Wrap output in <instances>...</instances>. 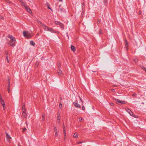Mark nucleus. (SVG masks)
<instances>
[{
	"label": "nucleus",
	"mask_w": 146,
	"mask_h": 146,
	"mask_svg": "<svg viewBox=\"0 0 146 146\" xmlns=\"http://www.w3.org/2000/svg\"><path fill=\"white\" fill-rule=\"evenodd\" d=\"M23 35L25 37L28 38H30L31 37V35L28 32L25 31L23 32Z\"/></svg>",
	"instance_id": "f257e3e1"
},
{
	"label": "nucleus",
	"mask_w": 146,
	"mask_h": 146,
	"mask_svg": "<svg viewBox=\"0 0 146 146\" xmlns=\"http://www.w3.org/2000/svg\"><path fill=\"white\" fill-rule=\"evenodd\" d=\"M115 100L116 101V103L117 104H126L127 102L126 101H123L120 100L118 99H115Z\"/></svg>",
	"instance_id": "f03ea898"
},
{
	"label": "nucleus",
	"mask_w": 146,
	"mask_h": 146,
	"mask_svg": "<svg viewBox=\"0 0 146 146\" xmlns=\"http://www.w3.org/2000/svg\"><path fill=\"white\" fill-rule=\"evenodd\" d=\"M48 31L52 33H56L58 34L59 33V32L58 31L51 28H49V29H48Z\"/></svg>",
	"instance_id": "7ed1b4c3"
},
{
	"label": "nucleus",
	"mask_w": 146,
	"mask_h": 146,
	"mask_svg": "<svg viewBox=\"0 0 146 146\" xmlns=\"http://www.w3.org/2000/svg\"><path fill=\"white\" fill-rule=\"evenodd\" d=\"M8 37L11 39V41L10 42H11L15 41L16 40L15 38V37H13L12 36H11L10 35H9L8 36Z\"/></svg>",
	"instance_id": "20e7f679"
},
{
	"label": "nucleus",
	"mask_w": 146,
	"mask_h": 146,
	"mask_svg": "<svg viewBox=\"0 0 146 146\" xmlns=\"http://www.w3.org/2000/svg\"><path fill=\"white\" fill-rule=\"evenodd\" d=\"M73 104L74 105L75 107L76 108H78L80 107V105L78 104L77 102H74Z\"/></svg>",
	"instance_id": "39448f33"
},
{
	"label": "nucleus",
	"mask_w": 146,
	"mask_h": 146,
	"mask_svg": "<svg viewBox=\"0 0 146 146\" xmlns=\"http://www.w3.org/2000/svg\"><path fill=\"white\" fill-rule=\"evenodd\" d=\"M25 8L27 10V11L30 14H31L32 13V12L31 11V9L29 8V7L27 6Z\"/></svg>",
	"instance_id": "423d86ee"
},
{
	"label": "nucleus",
	"mask_w": 146,
	"mask_h": 146,
	"mask_svg": "<svg viewBox=\"0 0 146 146\" xmlns=\"http://www.w3.org/2000/svg\"><path fill=\"white\" fill-rule=\"evenodd\" d=\"M6 135L7 137V140L10 141V139H11V137L8 135L7 133H6Z\"/></svg>",
	"instance_id": "0eeeda50"
},
{
	"label": "nucleus",
	"mask_w": 146,
	"mask_h": 146,
	"mask_svg": "<svg viewBox=\"0 0 146 146\" xmlns=\"http://www.w3.org/2000/svg\"><path fill=\"white\" fill-rule=\"evenodd\" d=\"M42 27L43 28L45 31H48V29H49V28L46 26L45 24Z\"/></svg>",
	"instance_id": "6e6552de"
},
{
	"label": "nucleus",
	"mask_w": 146,
	"mask_h": 146,
	"mask_svg": "<svg viewBox=\"0 0 146 146\" xmlns=\"http://www.w3.org/2000/svg\"><path fill=\"white\" fill-rule=\"evenodd\" d=\"M22 111L23 113V115L24 117L26 116V113L25 108H22Z\"/></svg>",
	"instance_id": "1a4fd4ad"
},
{
	"label": "nucleus",
	"mask_w": 146,
	"mask_h": 146,
	"mask_svg": "<svg viewBox=\"0 0 146 146\" xmlns=\"http://www.w3.org/2000/svg\"><path fill=\"white\" fill-rule=\"evenodd\" d=\"M36 21L37 23L42 27L44 25V24L42 23L41 21H40L38 20H37Z\"/></svg>",
	"instance_id": "9d476101"
},
{
	"label": "nucleus",
	"mask_w": 146,
	"mask_h": 146,
	"mask_svg": "<svg viewBox=\"0 0 146 146\" xmlns=\"http://www.w3.org/2000/svg\"><path fill=\"white\" fill-rule=\"evenodd\" d=\"M20 2L21 3L22 5L25 8L27 6L26 4L25 3V2H23L22 1H20Z\"/></svg>",
	"instance_id": "9b49d317"
},
{
	"label": "nucleus",
	"mask_w": 146,
	"mask_h": 146,
	"mask_svg": "<svg viewBox=\"0 0 146 146\" xmlns=\"http://www.w3.org/2000/svg\"><path fill=\"white\" fill-rule=\"evenodd\" d=\"M57 73H58V75L61 76H62V72L61 70L60 69H59L58 70Z\"/></svg>",
	"instance_id": "f8f14e48"
},
{
	"label": "nucleus",
	"mask_w": 146,
	"mask_h": 146,
	"mask_svg": "<svg viewBox=\"0 0 146 146\" xmlns=\"http://www.w3.org/2000/svg\"><path fill=\"white\" fill-rule=\"evenodd\" d=\"M6 58L7 60V62L8 63H9V61L8 60V58H9V54L7 52H6Z\"/></svg>",
	"instance_id": "ddd939ff"
},
{
	"label": "nucleus",
	"mask_w": 146,
	"mask_h": 146,
	"mask_svg": "<svg viewBox=\"0 0 146 146\" xmlns=\"http://www.w3.org/2000/svg\"><path fill=\"white\" fill-rule=\"evenodd\" d=\"M54 130L55 136H57L58 135L57 130L56 128V127H54Z\"/></svg>",
	"instance_id": "4468645a"
},
{
	"label": "nucleus",
	"mask_w": 146,
	"mask_h": 146,
	"mask_svg": "<svg viewBox=\"0 0 146 146\" xmlns=\"http://www.w3.org/2000/svg\"><path fill=\"white\" fill-rule=\"evenodd\" d=\"M9 44L11 46L14 47L15 45V42L12 43V42H10L9 43Z\"/></svg>",
	"instance_id": "2eb2a0df"
},
{
	"label": "nucleus",
	"mask_w": 146,
	"mask_h": 146,
	"mask_svg": "<svg viewBox=\"0 0 146 146\" xmlns=\"http://www.w3.org/2000/svg\"><path fill=\"white\" fill-rule=\"evenodd\" d=\"M63 132L64 133V138H66V130L65 129V127L64 126L63 128Z\"/></svg>",
	"instance_id": "dca6fc26"
},
{
	"label": "nucleus",
	"mask_w": 146,
	"mask_h": 146,
	"mask_svg": "<svg viewBox=\"0 0 146 146\" xmlns=\"http://www.w3.org/2000/svg\"><path fill=\"white\" fill-rule=\"evenodd\" d=\"M1 104H2V106H3V109L4 110H5V102H1Z\"/></svg>",
	"instance_id": "f3484780"
},
{
	"label": "nucleus",
	"mask_w": 146,
	"mask_h": 146,
	"mask_svg": "<svg viewBox=\"0 0 146 146\" xmlns=\"http://www.w3.org/2000/svg\"><path fill=\"white\" fill-rule=\"evenodd\" d=\"M54 23H55L56 25H60L61 23L59 21H54Z\"/></svg>",
	"instance_id": "a211bd4d"
},
{
	"label": "nucleus",
	"mask_w": 146,
	"mask_h": 146,
	"mask_svg": "<svg viewBox=\"0 0 146 146\" xmlns=\"http://www.w3.org/2000/svg\"><path fill=\"white\" fill-rule=\"evenodd\" d=\"M57 120H60V113H58L57 114Z\"/></svg>",
	"instance_id": "6ab92c4d"
},
{
	"label": "nucleus",
	"mask_w": 146,
	"mask_h": 146,
	"mask_svg": "<svg viewBox=\"0 0 146 146\" xmlns=\"http://www.w3.org/2000/svg\"><path fill=\"white\" fill-rule=\"evenodd\" d=\"M30 44L31 45L33 46H34L35 44V42L32 40H31L30 41Z\"/></svg>",
	"instance_id": "aec40b11"
},
{
	"label": "nucleus",
	"mask_w": 146,
	"mask_h": 146,
	"mask_svg": "<svg viewBox=\"0 0 146 146\" xmlns=\"http://www.w3.org/2000/svg\"><path fill=\"white\" fill-rule=\"evenodd\" d=\"M71 50L73 51L74 52L75 51V47L73 46L72 45L71 46Z\"/></svg>",
	"instance_id": "412c9836"
},
{
	"label": "nucleus",
	"mask_w": 146,
	"mask_h": 146,
	"mask_svg": "<svg viewBox=\"0 0 146 146\" xmlns=\"http://www.w3.org/2000/svg\"><path fill=\"white\" fill-rule=\"evenodd\" d=\"M60 28H61L62 30H63L64 29V25L62 24V23H61V24L60 25Z\"/></svg>",
	"instance_id": "4be33fe9"
},
{
	"label": "nucleus",
	"mask_w": 146,
	"mask_h": 146,
	"mask_svg": "<svg viewBox=\"0 0 146 146\" xmlns=\"http://www.w3.org/2000/svg\"><path fill=\"white\" fill-rule=\"evenodd\" d=\"M78 135L76 133H75L74 135V137L75 138H77L78 137Z\"/></svg>",
	"instance_id": "5701e85b"
},
{
	"label": "nucleus",
	"mask_w": 146,
	"mask_h": 146,
	"mask_svg": "<svg viewBox=\"0 0 146 146\" xmlns=\"http://www.w3.org/2000/svg\"><path fill=\"white\" fill-rule=\"evenodd\" d=\"M125 110L127 111L129 113L131 111L128 108H126Z\"/></svg>",
	"instance_id": "b1692460"
},
{
	"label": "nucleus",
	"mask_w": 146,
	"mask_h": 146,
	"mask_svg": "<svg viewBox=\"0 0 146 146\" xmlns=\"http://www.w3.org/2000/svg\"><path fill=\"white\" fill-rule=\"evenodd\" d=\"M42 120L43 121H44L45 120V115L44 114H43L42 116Z\"/></svg>",
	"instance_id": "393cba45"
},
{
	"label": "nucleus",
	"mask_w": 146,
	"mask_h": 146,
	"mask_svg": "<svg viewBox=\"0 0 146 146\" xmlns=\"http://www.w3.org/2000/svg\"><path fill=\"white\" fill-rule=\"evenodd\" d=\"M125 46L126 47V48H127V46H128V42L126 40H125Z\"/></svg>",
	"instance_id": "a878e982"
},
{
	"label": "nucleus",
	"mask_w": 146,
	"mask_h": 146,
	"mask_svg": "<svg viewBox=\"0 0 146 146\" xmlns=\"http://www.w3.org/2000/svg\"><path fill=\"white\" fill-rule=\"evenodd\" d=\"M129 114L131 116H134V114L131 111L130 113H129Z\"/></svg>",
	"instance_id": "bb28decb"
},
{
	"label": "nucleus",
	"mask_w": 146,
	"mask_h": 146,
	"mask_svg": "<svg viewBox=\"0 0 146 146\" xmlns=\"http://www.w3.org/2000/svg\"><path fill=\"white\" fill-rule=\"evenodd\" d=\"M104 3L105 5H106L107 3V1L106 0H104Z\"/></svg>",
	"instance_id": "cd10ccee"
},
{
	"label": "nucleus",
	"mask_w": 146,
	"mask_h": 146,
	"mask_svg": "<svg viewBox=\"0 0 146 146\" xmlns=\"http://www.w3.org/2000/svg\"><path fill=\"white\" fill-rule=\"evenodd\" d=\"M64 9H62V8H60V9L58 10V11H61V12L62 11L63 12H64Z\"/></svg>",
	"instance_id": "c85d7f7f"
},
{
	"label": "nucleus",
	"mask_w": 146,
	"mask_h": 146,
	"mask_svg": "<svg viewBox=\"0 0 146 146\" xmlns=\"http://www.w3.org/2000/svg\"><path fill=\"white\" fill-rule=\"evenodd\" d=\"M133 60L135 62H138V60L137 58H136L134 59Z\"/></svg>",
	"instance_id": "c756f323"
},
{
	"label": "nucleus",
	"mask_w": 146,
	"mask_h": 146,
	"mask_svg": "<svg viewBox=\"0 0 146 146\" xmlns=\"http://www.w3.org/2000/svg\"><path fill=\"white\" fill-rule=\"evenodd\" d=\"M97 22L98 24H99L100 23V20L99 19H98Z\"/></svg>",
	"instance_id": "7c9ffc66"
},
{
	"label": "nucleus",
	"mask_w": 146,
	"mask_h": 146,
	"mask_svg": "<svg viewBox=\"0 0 146 146\" xmlns=\"http://www.w3.org/2000/svg\"><path fill=\"white\" fill-rule=\"evenodd\" d=\"M79 98L81 101L82 102V105H83V101H82L81 98L80 97V96H79Z\"/></svg>",
	"instance_id": "2f4dec72"
},
{
	"label": "nucleus",
	"mask_w": 146,
	"mask_h": 146,
	"mask_svg": "<svg viewBox=\"0 0 146 146\" xmlns=\"http://www.w3.org/2000/svg\"><path fill=\"white\" fill-rule=\"evenodd\" d=\"M142 68L143 70H145L146 72V68H145L143 67H142Z\"/></svg>",
	"instance_id": "473e14b6"
},
{
	"label": "nucleus",
	"mask_w": 146,
	"mask_h": 146,
	"mask_svg": "<svg viewBox=\"0 0 146 146\" xmlns=\"http://www.w3.org/2000/svg\"><path fill=\"white\" fill-rule=\"evenodd\" d=\"M83 119L82 118H80L79 119V121H81Z\"/></svg>",
	"instance_id": "72a5a7b5"
},
{
	"label": "nucleus",
	"mask_w": 146,
	"mask_h": 146,
	"mask_svg": "<svg viewBox=\"0 0 146 146\" xmlns=\"http://www.w3.org/2000/svg\"><path fill=\"white\" fill-rule=\"evenodd\" d=\"M4 18L2 16H0V19H3Z\"/></svg>",
	"instance_id": "f704fd0d"
},
{
	"label": "nucleus",
	"mask_w": 146,
	"mask_h": 146,
	"mask_svg": "<svg viewBox=\"0 0 146 146\" xmlns=\"http://www.w3.org/2000/svg\"><path fill=\"white\" fill-rule=\"evenodd\" d=\"M85 108L84 106H83L82 108V109L83 110H85Z\"/></svg>",
	"instance_id": "c9c22d12"
},
{
	"label": "nucleus",
	"mask_w": 146,
	"mask_h": 146,
	"mask_svg": "<svg viewBox=\"0 0 146 146\" xmlns=\"http://www.w3.org/2000/svg\"><path fill=\"white\" fill-rule=\"evenodd\" d=\"M83 143V141H80V142H77V144H80V143Z\"/></svg>",
	"instance_id": "e433bc0d"
},
{
	"label": "nucleus",
	"mask_w": 146,
	"mask_h": 146,
	"mask_svg": "<svg viewBox=\"0 0 146 146\" xmlns=\"http://www.w3.org/2000/svg\"><path fill=\"white\" fill-rule=\"evenodd\" d=\"M62 105V104L61 103H60V104H59V108H61V106Z\"/></svg>",
	"instance_id": "4c0bfd02"
},
{
	"label": "nucleus",
	"mask_w": 146,
	"mask_h": 146,
	"mask_svg": "<svg viewBox=\"0 0 146 146\" xmlns=\"http://www.w3.org/2000/svg\"><path fill=\"white\" fill-rule=\"evenodd\" d=\"M99 34H102V32H101V30L100 29L99 31Z\"/></svg>",
	"instance_id": "58836bf2"
},
{
	"label": "nucleus",
	"mask_w": 146,
	"mask_h": 146,
	"mask_svg": "<svg viewBox=\"0 0 146 146\" xmlns=\"http://www.w3.org/2000/svg\"><path fill=\"white\" fill-rule=\"evenodd\" d=\"M8 85H10V81L9 80V79H8Z\"/></svg>",
	"instance_id": "ea45409f"
},
{
	"label": "nucleus",
	"mask_w": 146,
	"mask_h": 146,
	"mask_svg": "<svg viewBox=\"0 0 146 146\" xmlns=\"http://www.w3.org/2000/svg\"><path fill=\"white\" fill-rule=\"evenodd\" d=\"M58 66L59 67H60L61 66V65L59 63V64H58Z\"/></svg>",
	"instance_id": "a19ab883"
},
{
	"label": "nucleus",
	"mask_w": 146,
	"mask_h": 146,
	"mask_svg": "<svg viewBox=\"0 0 146 146\" xmlns=\"http://www.w3.org/2000/svg\"><path fill=\"white\" fill-rule=\"evenodd\" d=\"M48 9H51L52 11V9L49 6H48Z\"/></svg>",
	"instance_id": "79ce46f5"
},
{
	"label": "nucleus",
	"mask_w": 146,
	"mask_h": 146,
	"mask_svg": "<svg viewBox=\"0 0 146 146\" xmlns=\"http://www.w3.org/2000/svg\"><path fill=\"white\" fill-rule=\"evenodd\" d=\"M27 130V129L26 128H24V129H23V131H26V130Z\"/></svg>",
	"instance_id": "37998d69"
},
{
	"label": "nucleus",
	"mask_w": 146,
	"mask_h": 146,
	"mask_svg": "<svg viewBox=\"0 0 146 146\" xmlns=\"http://www.w3.org/2000/svg\"><path fill=\"white\" fill-rule=\"evenodd\" d=\"M57 123H60V120H57Z\"/></svg>",
	"instance_id": "c03bdc74"
},
{
	"label": "nucleus",
	"mask_w": 146,
	"mask_h": 146,
	"mask_svg": "<svg viewBox=\"0 0 146 146\" xmlns=\"http://www.w3.org/2000/svg\"><path fill=\"white\" fill-rule=\"evenodd\" d=\"M22 108H25V104H23V106Z\"/></svg>",
	"instance_id": "a18cd8bd"
},
{
	"label": "nucleus",
	"mask_w": 146,
	"mask_h": 146,
	"mask_svg": "<svg viewBox=\"0 0 146 146\" xmlns=\"http://www.w3.org/2000/svg\"><path fill=\"white\" fill-rule=\"evenodd\" d=\"M136 95V94H132V96H135Z\"/></svg>",
	"instance_id": "49530a36"
},
{
	"label": "nucleus",
	"mask_w": 146,
	"mask_h": 146,
	"mask_svg": "<svg viewBox=\"0 0 146 146\" xmlns=\"http://www.w3.org/2000/svg\"><path fill=\"white\" fill-rule=\"evenodd\" d=\"M111 91L113 92L115 91V89H112Z\"/></svg>",
	"instance_id": "de8ad7c7"
},
{
	"label": "nucleus",
	"mask_w": 146,
	"mask_h": 146,
	"mask_svg": "<svg viewBox=\"0 0 146 146\" xmlns=\"http://www.w3.org/2000/svg\"><path fill=\"white\" fill-rule=\"evenodd\" d=\"M114 104H113V103H110V105H111V106H113Z\"/></svg>",
	"instance_id": "09e8293b"
},
{
	"label": "nucleus",
	"mask_w": 146,
	"mask_h": 146,
	"mask_svg": "<svg viewBox=\"0 0 146 146\" xmlns=\"http://www.w3.org/2000/svg\"><path fill=\"white\" fill-rule=\"evenodd\" d=\"M8 91L9 92L10 91V89L9 88H8Z\"/></svg>",
	"instance_id": "8fccbe9b"
},
{
	"label": "nucleus",
	"mask_w": 146,
	"mask_h": 146,
	"mask_svg": "<svg viewBox=\"0 0 146 146\" xmlns=\"http://www.w3.org/2000/svg\"><path fill=\"white\" fill-rule=\"evenodd\" d=\"M113 87H115L116 86V85H113Z\"/></svg>",
	"instance_id": "3c124183"
},
{
	"label": "nucleus",
	"mask_w": 146,
	"mask_h": 146,
	"mask_svg": "<svg viewBox=\"0 0 146 146\" xmlns=\"http://www.w3.org/2000/svg\"><path fill=\"white\" fill-rule=\"evenodd\" d=\"M9 87H10V85H8V88H9Z\"/></svg>",
	"instance_id": "603ef678"
},
{
	"label": "nucleus",
	"mask_w": 146,
	"mask_h": 146,
	"mask_svg": "<svg viewBox=\"0 0 146 146\" xmlns=\"http://www.w3.org/2000/svg\"><path fill=\"white\" fill-rule=\"evenodd\" d=\"M25 123L26 124V125H27V121H26L25 122Z\"/></svg>",
	"instance_id": "864d4df0"
},
{
	"label": "nucleus",
	"mask_w": 146,
	"mask_h": 146,
	"mask_svg": "<svg viewBox=\"0 0 146 146\" xmlns=\"http://www.w3.org/2000/svg\"><path fill=\"white\" fill-rule=\"evenodd\" d=\"M60 1H62V0H58Z\"/></svg>",
	"instance_id": "5fc2aeb1"
},
{
	"label": "nucleus",
	"mask_w": 146,
	"mask_h": 146,
	"mask_svg": "<svg viewBox=\"0 0 146 146\" xmlns=\"http://www.w3.org/2000/svg\"><path fill=\"white\" fill-rule=\"evenodd\" d=\"M39 35V33H37V35Z\"/></svg>",
	"instance_id": "6e6d98bb"
},
{
	"label": "nucleus",
	"mask_w": 146,
	"mask_h": 146,
	"mask_svg": "<svg viewBox=\"0 0 146 146\" xmlns=\"http://www.w3.org/2000/svg\"><path fill=\"white\" fill-rule=\"evenodd\" d=\"M18 146H20V144H18Z\"/></svg>",
	"instance_id": "4d7b16f0"
},
{
	"label": "nucleus",
	"mask_w": 146,
	"mask_h": 146,
	"mask_svg": "<svg viewBox=\"0 0 146 146\" xmlns=\"http://www.w3.org/2000/svg\"><path fill=\"white\" fill-rule=\"evenodd\" d=\"M62 98H60V100H62Z\"/></svg>",
	"instance_id": "13d9d810"
}]
</instances>
